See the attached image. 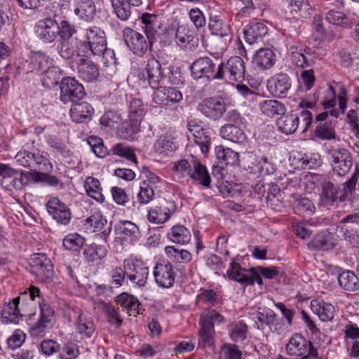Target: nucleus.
I'll use <instances>...</instances> for the list:
<instances>
[{"mask_svg": "<svg viewBox=\"0 0 359 359\" xmlns=\"http://www.w3.org/2000/svg\"><path fill=\"white\" fill-rule=\"evenodd\" d=\"M15 161L19 165L35 171L39 170L52 172L53 169V163L50 160L43 156L42 151L36 149L32 151L25 149L18 151L15 156Z\"/></svg>", "mask_w": 359, "mask_h": 359, "instance_id": "obj_1", "label": "nucleus"}, {"mask_svg": "<svg viewBox=\"0 0 359 359\" xmlns=\"http://www.w3.org/2000/svg\"><path fill=\"white\" fill-rule=\"evenodd\" d=\"M123 267L126 277L130 280L133 287H143L147 282L149 270L142 260L134 258L124 261Z\"/></svg>", "mask_w": 359, "mask_h": 359, "instance_id": "obj_2", "label": "nucleus"}, {"mask_svg": "<svg viewBox=\"0 0 359 359\" xmlns=\"http://www.w3.org/2000/svg\"><path fill=\"white\" fill-rule=\"evenodd\" d=\"M327 158L334 172L339 176H344L352 166L351 153L345 148L331 147L327 151Z\"/></svg>", "mask_w": 359, "mask_h": 359, "instance_id": "obj_3", "label": "nucleus"}, {"mask_svg": "<svg viewBox=\"0 0 359 359\" xmlns=\"http://www.w3.org/2000/svg\"><path fill=\"white\" fill-rule=\"evenodd\" d=\"M81 37L83 46L89 49L93 55L100 54L105 50L106 36L100 27L90 26L83 29Z\"/></svg>", "mask_w": 359, "mask_h": 359, "instance_id": "obj_4", "label": "nucleus"}, {"mask_svg": "<svg viewBox=\"0 0 359 359\" xmlns=\"http://www.w3.org/2000/svg\"><path fill=\"white\" fill-rule=\"evenodd\" d=\"M31 271L39 280L49 282L54 274L53 265L50 259L43 253L34 254L30 258Z\"/></svg>", "mask_w": 359, "mask_h": 359, "instance_id": "obj_5", "label": "nucleus"}, {"mask_svg": "<svg viewBox=\"0 0 359 359\" xmlns=\"http://www.w3.org/2000/svg\"><path fill=\"white\" fill-rule=\"evenodd\" d=\"M215 65L212 60L208 57H202L196 59L191 66V76L194 79L205 78L208 79H221V69L219 65L217 72L215 71Z\"/></svg>", "mask_w": 359, "mask_h": 359, "instance_id": "obj_6", "label": "nucleus"}, {"mask_svg": "<svg viewBox=\"0 0 359 359\" xmlns=\"http://www.w3.org/2000/svg\"><path fill=\"white\" fill-rule=\"evenodd\" d=\"M287 354L294 356L308 355L316 359L318 353L311 341L307 340L300 334H294L286 345Z\"/></svg>", "mask_w": 359, "mask_h": 359, "instance_id": "obj_7", "label": "nucleus"}, {"mask_svg": "<svg viewBox=\"0 0 359 359\" xmlns=\"http://www.w3.org/2000/svg\"><path fill=\"white\" fill-rule=\"evenodd\" d=\"M221 69V79L226 81L242 82L245 79V66L243 60L238 56L230 57L226 64L219 65Z\"/></svg>", "mask_w": 359, "mask_h": 359, "instance_id": "obj_8", "label": "nucleus"}, {"mask_svg": "<svg viewBox=\"0 0 359 359\" xmlns=\"http://www.w3.org/2000/svg\"><path fill=\"white\" fill-rule=\"evenodd\" d=\"M60 100L64 104L76 102L85 95L84 88L81 83L72 77H65L60 84Z\"/></svg>", "mask_w": 359, "mask_h": 359, "instance_id": "obj_9", "label": "nucleus"}, {"mask_svg": "<svg viewBox=\"0 0 359 359\" xmlns=\"http://www.w3.org/2000/svg\"><path fill=\"white\" fill-rule=\"evenodd\" d=\"M40 315L38 321L29 328V334L33 338L45 336L47 330L52 327L54 320V311L47 304L39 303Z\"/></svg>", "mask_w": 359, "mask_h": 359, "instance_id": "obj_10", "label": "nucleus"}, {"mask_svg": "<svg viewBox=\"0 0 359 359\" xmlns=\"http://www.w3.org/2000/svg\"><path fill=\"white\" fill-rule=\"evenodd\" d=\"M58 23L52 18L39 20L34 25L36 37L45 43H51L57 38Z\"/></svg>", "mask_w": 359, "mask_h": 359, "instance_id": "obj_11", "label": "nucleus"}, {"mask_svg": "<svg viewBox=\"0 0 359 359\" xmlns=\"http://www.w3.org/2000/svg\"><path fill=\"white\" fill-rule=\"evenodd\" d=\"M177 205L173 201H162L148 211V220L155 224H162L168 222L171 215L175 212Z\"/></svg>", "mask_w": 359, "mask_h": 359, "instance_id": "obj_12", "label": "nucleus"}, {"mask_svg": "<svg viewBox=\"0 0 359 359\" xmlns=\"http://www.w3.org/2000/svg\"><path fill=\"white\" fill-rule=\"evenodd\" d=\"M123 36L127 47L134 54L142 57L147 53L150 44L142 34L126 27L123 31Z\"/></svg>", "mask_w": 359, "mask_h": 359, "instance_id": "obj_13", "label": "nucleus"}, {"mask_svg": "<svg viewBox=\"0 0 359 359\" xmlns=\"http://www.w3.org/2000/svg\"><path fill=\"white\" fill-rule=\"evenodd\" d=\"M46 209L58 224L67 225L71 220L72 213L69 208L57 197H52L48 201Z\"/></svg>", "mask_w": 359, "mask_h": 359, "instance_id": "obj_14", "label": "nucleus"}, {"mask_svg": "<svg viewBox=\"0 0 359 359\" xmlns=\"http://www.w3.org/2000/svg\"><path fill=\"white\" fill-rule=\"evenodd\" d=\"M198 109L206 117L218 120L226 111V104L220 98L210 97L203 100L198 106Z\"/></svg>", "mask_w": 359, "mask_h": 359, "instance_id": "obj_15", "label": "nucleus"}, {"mask_svg": "<svg viewBox=\"0 0 359 359\" xmlns=\"http://www.w3.org/2000/svg\"><path fill=\"white\" fill-rule=\"evenodd\" d=\"M175 276L173 266L169 262L157 263L154 269L155 281L161 287H171L175 283Z\"/></svg>", "mask_w": 359, "mask_h": 359, "instance_id": "obj_16", "label": "nucleus"}, {"mask_svg": "<svg viewBox=\"0 0 359 359\" xmlns=\"http://www.w3.org/2000/svg\"><path fill=\"white\" fill-rule=\"evenodd\" d=\"M177 44L184 50L192 51L198 46V39L195 30L187 25L178 26L175 32Z\"/></svg>", "mask_w": 359, "mask_h": 359, "instance_id": "obj_17", "label": "nucleus"}, {"mask_svg": "<svg viewBox=\"0 0 359 359\" xmlns=\"http://www.w3.org/2000/svg\"><path fill=\"white\" fill-rule=\"evenodd\" d=\"M29 69L35 74H46L50 77L53 73H56V68L52 67V60L46 54L36 52L32 55L29 63Z\"/></svg>", "mask_w": 359, "mask_h": 359, "instance_id": "obj_18", "label": "nucleus"}, {"mask_svg": "<svg viewBox=\"0 0 359 359\" xmlns=\"http://www.w3.org/2000/svg\"><path fill=\"white\" fill-rule=\"evenodd\" d=\"M292 86L291 79L287 74L279 73L268 81V88L276 97H285Z\"/></svg>", "mask_w": 359, "mask_h": 359, "instance_id": "obj_19", "label": "nucleus"}, {"mask_svg": "<svg viewBox=\"0 0 359 359\" xmlns=\"http://www.w3.org/2000/svg\"><path fill=\"white\" fill-rule=\"evenodd\" d=\"M208 26L212 35L222 38L228 36L231 31L230 25L221 13H210Z\"/></svg>", "mask_w": 359, "mask_h": 359, "instance_id": "obj_20", "label": "nucleus"}, {"mask_svg": "<svg viewBox=\"0 0 359 359\" xmlns=\"http://www.w3.org/2000/svg\"><path fill=\"white\" fill-rule=\"evenodd\" d=\"M145 69L147 74V83L153 89L158 88L163 79V72L159 61L154 57L149 58Z\"/></svg>", "mask_w": 359, "mask_h": 359, "instance_id": "obj_21", "label": "nucleus"}, {"mask_svg": "<svg viewBox=\"0 0 359 359\" xmlns=\"http://www.w3.org/2000/svg\"><path fill=\"white\" fill-rule=\"evenodd\" d=\"M153 97V101L157 104H167L168 102L178 103L182 100V93L177 89L172 87H158Z\"/></svg>", "mask_w": 359, "mask_h": 359, "instance_id": "obj_22", "label": "nucleus"}, {"mask_svg": "<svg viewBox=\"0 0 359 359\" xmlns=\"http://www.w3.org/2000/svg\"><path fill=\"white\" fill-rule=\"evenodd\" d=\"M311 311L318 316L323 322H331L335 314L334 306L330 303L320 299H313L311 302Z\"/></svg>", "mask_w": 359, "mask_h": 359, "instance_id": "obj_23", "label": "nucleus"}, {"mask_svg": "<svg viewBox=\"0 0 359 359\" xmlns=\"http://www.w3.org/2000/svg\"><path fill=\"white\" fill-rule=\"evenodd\" d=\"M140 18L143 25L142 29L147 36L150 46H152L162 18H159L156 15L148 13H143Z\"/></svg>", "mask_w": 359, "mask_h": 359, "instance_id": "obj_24", "label": "nucleus"}, {"mask_svg": "<svg viewBox=\"0 0 359 359\" xmlns=\"http://www.w3.org/2000/svg\"><path fill=\"white\" fill-rule=\"evenodd\" d=\"M267 32V27L259 22L251 23L243 31L245 41L249 44H253L261 41Z\"/></svg>", "mask_w": 359, "mask_h": 359, "instance_id": "obj_25", "label": "nucleus"}, {"mask_svg": "<svg viewBox=\"0 0 359 359\" xmlns=\"http://www.w3.org/2000/svg\"><path fill=\"white\" fill-rule=\"evenodd\" d=\"M252 62L259 69H267L275 64L276 55L269 48H260L255 54Z\"/></svg>", "mask_w": 359, "mask_h": 359, "instance_id": "obj_26", "label": "nucleus"}, {"mask_svg": "<svg viewBox=\"0 0 359 359\" xmlns=\"http://www.w3.org/2000/svg\"><path fill=\"white\" fill-rule=\"evenodd\" d=\"M93 111V107L86 102L74 103L70 109V116L73 121L83 123L90 118Z\"/></svg>", "mask_w": 359, "mask_h": 359, "instance_id": "obj_27", "label": "nucleus"}, {"mask_svg": "<svg viewBox=\"0 0 359 359\" xmlns=\"http://www.w3.org/2000/svg\"><path fill=\"white\" fill-rule=\"evenodd\" d=\"M19 298L4 304L1 311V321L4 323H17L21 315L18 309Z\"/></svg>", "mask_w": 359, "mask_h": 359, "instance_id": "obj_28", "label": "nucleus"}, {"mask_svg": "<svg viewBox=\"0 0 359 359\" xmlns=\"http://www.w3.org/2000/svg\"><path fill=\"white\" fill-rule=\"evenodd\" d=\"M77 69L80 78L87 82L96 80L100 74L97 65L85 58L80 59Z\"/></svg>", "mask_w": 359, "mask_h": 359, "instance_id": "obj_29", "label": "nucleus"}, {"mask_svg": "<svg viewBox=\"0 0 359 359\" xmlns=\"http://www.w3.org/2000/svg\"><path fill=\"white\" fill-rule=\"evenodd\" d=\"M241 126L226 123L219 130L221 137L235 143H241L245 140V135Z\"/></svg>", "mask_w": 359, "mask_h": 359, "instance_id": "obj_30", "label": "nucleus"}, {"mask_svg": "<svg viewBox=\"0 0 359 359\" xmlns=\"http://www.w3.org/2000/svg\"><path fill=\"white\" fill-rule=\"evenodd\" d=\"M74 13L83 21H93L96 14V6L94 1L81 0L74 9Z\"/></svg>", "mask_w": 359, "mask_h": 359, "instance_id": "obj_31", "label": "nucleus"}, {"mask_svg": "<svg viewBox=\"0 0 359 359\" xmlns=\"http://www.w3.org/2000/svg\"><path fill=\"white\" fill-rule=\"evenodd\" d=\"M192 164L189 177L199 181L203 186L209 187L211 180L205 166L196 158H192Z\"/></svg>", "mask_w": 359, "mask_h": 359, "instance_id": "obj_32", "label": "nucleus"}, {"mask_svg": "<svg viewBox=\"0 0 359 359\" xmlns=\"http://www.w3.org/2000/svg\"><path fill=\"white\" fill-rule=\"evenodd\" d=\"M168 238L179 245L188 244L191 238L189 230L183 225L173 226L167 233Z\"/></svg>", "mask_w": 359, "mask_h": 359, "instance_id": "obj_33", "label": "nucleus"}, {"mask_svg": "<svg viewBox=\"0 0 359 359\" xmlns=\"http://www.w3.org/2000/svg\"><path fill=\"white\" fill-rule=\"evenodd\" d=\"M299 117L296 114L283 115L276 121L278 129L286 135L294 133L299 126Z\"/></svg>", "mask_w": 359, "mask_h": 359, "instance_id": "obj_34", "label": "nucleus"}, {"mask_svg": "<svg viewBox=\"0 0 359 359\" xmlns=\"http://www.w3.org/2000/svg\"><path fill=\"white\" fill-rule=\"evenodd\" d=\"M262 113L269 117L276 115H284L286 111L285 106L277 100H266L259 103Z\"/></svg>", "mask_w": 359, "mask_h": 359, "instance_id": "obj_35", "label": "nucleus"}, {"mask_svg": "<svg viewBox=\"0 0 359 359\" xmlns=\"http://www.w3.org/2000/svg\"><path fill=\"white\" fill-rule=\"evenodd\" d=\"M229 338L234 342L243 343L248 338V328L242 321L233 322L227 327Z\"/></svg>", "mask_w": 359, "mask_h": 359, "instance_id": "obj_36", "label": "nucleus"}, {"mask_svg": "<svg viewBox=\"0 0 359 359\" xmlns=\"http://www.w3.org/2000/svg\"><path fill=\"white\" fill-rule=\"evenodd\" d=\"M215 154L217 160L222 163L234 165L238 163V153L229 147L218 145L215 148Z\"/></svg>", "mask_w": 359, "mask_h": 359, "instance_id": "obj_37", "label": "nucleus"}, {"mask_svg": "<svg viewBox=\"0 0 359 359\" xmlns=\"http://www.w3.org/2000/svg\"><path fill=\"white\" fill-rule=\"evenodd\" d=\"M165 253L167 257L175 264H187L192 259V255L188 250L174 246H166Z\"/></svg>", "mask_w": 359, "mask_h": 359, "instance_id": "obj_38", "label": "nucleus"}, {"mask_svg": "<svg viewBox=\"0 0 359 359\" xmlns=\"http://www.w3.org/2000/svg\"><path fill=\"white\" fill-rule=\"evenodd\" d=\"M325 20L330 24L346 29L351 28L354 23L350 17L335 10L329 11L326 13Z\"/></svg>", "mask_w": 359, "mask_h": 359, "instance_id": "obj_39", "label": "nucleus"}, {"mask_svg": "<svg viewBox=\"0 0 359 359\" xmlns=\"http://www.w3.org/2000/svg\"><path fill=\"white\" fill-rule=\"evenodd\" d=\"M338 283L344 290L353 292L359 289V279L351 271H344L339 274Z\"/></svg>", "mask_w": 359, "mask_h": 359, "instance_id": "obj_40", "label": "nucleus"}, {"mask_svg": "<svg viewBox=\"0 0 359 359\" xmlns=\"http://www.w3.org/2000/svg\"><path fill=\"white\" fill-rule=\"evenodd\" d=\"M107 253V249L105 246L93 245L85 250L84 255L90 264L99 265Z\"/></svg>", "mask_w": 359, "mask_h": 359, "instance_id": "obj_41", "label": "nucleus"}, {"mask_svg": "<svg viewBox=\"0 0 359 359\" xmlns=\"http://www.w3.org/2000/svg\"><path fill=\"white\" fill-rule=\"evenodd\" d=\"M84 187L87 194L99 203L104 201V196L102 193L100 181L93 177H86Z\"/></svg>", "mask_w": 359, "mask_h": 359, "instance_id": "obj_42", "label": "nucleus"}, {"mask_svg": "<svg viewBox=\"0 0 359 359\" xmlns=\"http://www.w3.org/2000/svg\"><path fill=\"white\" fill-rule=\"evenodd\" d=\"M49 172H39L34 171V172H27L24 176L28 180L34 183L43 182L51 187H57L59 185L60 181L54 175L48 174Z\"/></svg>", "mask_w": 359, "mask_h": 359, "instance_id": "obj_43", "label": "nucleus"}, {"mask_svg": "<svg viewBox=\"0 0 359 359\" xmlns=\"http://www.w3.org/2000/svg\"><path fill=\"white\" fill-rule=\"evenodd\" d=\"M140 122L136 120L130 119L124 123H121V127L118 129V135L124 140H133L135 135L140 131Z\"/></svg>", "mask_w": 359, "mask_h": 359, "instance_id": "obj_44", "label": "nucleus"}, {"mask_svg": "<svg viewBox=\"0 0 359 359\" xmlns=\"http://www.w3.org/2000/svg\"><path fill=\"white\" fill-rule=\"evenodd\" d=\"M275 170L274 165L264 156L254 163L251 167V172L259 174L260 177L271 175Z\"/></svg>", "mask_w": 359, "mask_h": 359, "instance_id": "obj_45", "label": "nucleus"}, {"mask_svg": "<svg viewBox=\"0 0 359 359\" xmlns=\"http://www.w3.org/2000/svg\"><path fill=\"white\" fill-rule=\"evenodd\" d=\"M75 325L77 332L83 337L90 338L95 332L93 323L83 314L79 315Z\"/></svg>", "mask_w": 359, "mask_h": 359, "instance_id": "obj_46", "label": "nucleus"}, {"mask_svg": "<svg viewBox=\"0 0 359 359\" xmlns=\"http://www.w3.org/2000/svg\"><path fill=\"white\" fill-rule=\"evenodd\" d=\"M248 273L249 270L242 268L239 264L232 260L227 271V276L232 280L245 283L246 280H249L248 278Z\"/></svg>", "mask_w": 359, "mask_h": 359, "instance_id": "obj_47", "label": "nucleus"}, {"mask_svg": "<svg viewBox=\"0 0 359 359\" xmlns=\"http://www.w3.org/2000/svg\"><path fill=\"white\" fill-rule=\"evenodd\" d=\"M337 189L330 182H325L323 184V191L321 194V203L325 205H333L337 201Z\"/></svg>", "mask_w": 359, "mask_h": 359, "instance_id": "obj_48", "label": "nucleus"}, {"mask_svg": "<svg viewBox=\"0 0 359 359\" xmlns=\"http://www.w3.org/2000/svg\"><path fill=\"white\" fill-rule=\"evenodd\" d=\"M123 118L117 111H109L104 113L100 119V123L105 129L117 128L122 123Z\"/></svg>", "mask_w": 359, "mask_h": 359, "instance_id": "obj_49", "label": "nucleus"}, {"mask_svg": "<svg viewBox=\"0 0 359 359\" xmlns=\"http://www.w3.org/2000/svg\"><path fill=\"white\" fill-rule=\"evenodd\" d=\"M201 328L199 332L200 340L198 345L203 348L210 347L214 343L215 328L204 323H199Z\"/></svg>", "mask_w": 359, "mask_h": 359, "instance_id": "obj_50", "label": "nucleus"}, {"mask_svg": "<svg viewBox=\"0 0 359 359\" xmlns=\"http://www.w3.org/2000/svg\"><path fill=\"white\" fill-rule=\"evenodd\" d=\"M113 13L122 21L128 20L131 15V10L126 3V0H109Z\"/></svg>", "mask_w": 359, "mask_h": 359, "instance_id": "obj_51", "label": "nucleus"}, {"mask_svg": "<svg viewBox=\"0 0 359 359\" xmlns=\"http://www.w3.org/2000/svg\"><path fill=\"white\" fill-rule=\"evenodd\" d=\"M57 50L60 55L65 60H72L79 55L78 47L73 41L60 42Z\"/></svg>", "mask_w": 359, "mask_h": 359, "instance_id": "obj_52", "label": "nucleus"}, {"mask_svg": "<svg viewBox=\"0 0 359 359\" xmlns=\"http://www.w3.org/2000/svg\"><path fill=\"white\" fill-rule=\"evenodd\" d=\"M256 319V323H259V325H257L258 328H263L264 326L271 327L276 324L277 316L273 310L264 308L257 313Z\"/></svg>", "mask_w": 359, "mask_h": 359, "instance_id": "obj_53", "label": "nucleus"}, {"mask_svg": "<svg viewBox=\"0 0 359 359\" xmlns=\"http://www.w3.org/2000/svg\"><path fill=\"white\" fill-rule=\"evenodd\" d=\"M85 243V238L78 233H70L63 239L64 248L70 251H79Z\"/></svg>", "mask_w": 359, "mask_h": 359, "instance_id": "obj_54", "label": "nucleus"}, {"mask_svg": "<svg viewBox=\"0 0 359 359\" xmlns=\"http://www.w3.org/2000/svg\"><path fill=\"white\" fill-rule=\"evenodd\" d=\"M225 318L218 311L215 309H210L201 314L199 323H204L215 327V324L219 325L225 323Z\"/></svg>", "mask_w": 359, "mask_h": 359, "instance_id": "obj_55", "label": "nucleus"}, {"mask_svg": "<svg viewBox=\"0 0 359 359\" xmlns=\"http://www.w3.org/2000/svg\"><path fill=\"white\" fill-rule=\"evenodd\" d=\"M146 109L140 99L134 98L130 102L128 118L141 123Z\"/></svg>", "mask_w": 359, "mask_h": 359, "instance_id": "obj_56", "label": "nucleus"}, {"mask_svg": "<svg viewBox=\"0 0 359 359\" xmlns=\"http://www.w3.org/2000/svg\"><path fill=\"white\" fill-rule=\"evenodd\" d=\"M86 224L93 231H98L107 225V219L100 211L96 210L86 219Z\"/></svg>", "mask_w": 359, "mask_h": 359, "instance_id": "obj_57", "label": "nucleus"}, {"mask_svg": "<svg viewBox=\"0 0 359 359\" xmlns=\"http://www.w3.org/2000/svg\"><path fill=\"white\" fill-rule=\"evenodd\" d=\"M111 151L114 155L137 163V158L134 149L131 147L123 143H118L113 146Z\"/></svg>", "mask_w": 359, "mask_h": 359, "instance_id": "obj_58", "label": "nucleus"}, {"mask_svg": "<svg viewBox=\"0 0 359 359\" xmlns=\"http://www.w3.org/2000/svg\"><path fill=\"white\" fill-rule=\"evenodd\" d=\"M192 158L191 156L187 159H181L174 163L172 171L179 177L189 176L192 169Z\"/></svg>", "mask_w": 359, "mask_h": 359, "instance_id": "obj_59", "label": "nucleus"}, {"mask_svg": "<svg viewBox=\"0 0 359 359\" xmlns=\"http://www.w3.org/2000/svg\"><path fill=\"white\" fill-rule=\"evenodd\" d=\"M242 351L233 344H225L220 349L219 359H242Z\"/></svg>", "mask_w": 359, "mask_h": 359, "instance_id": "obj_60", "label": "nucleus"}, {"mask_svg": "<svg viewBox=\"0 0 359 359\" xmlns=\"http://www.w3.org/2000/svg\"><path fill=\"white\" fill-rule=\"evenodd\" d=\"M58 29L57 36H60V42L72 41L70 39L76 33L74 25L65 20L58 24Z\"/></svg>", "mask_w": 359, "mask_h": 359, "instance_id": "obj_61", "label": "nucleus"}, {"mask_svg": "<svg viewBox=\"0 0 359 359\" xmlns=\"http://www.w3.org/2000/svg\"><path fill=\"white\" fill-rule=\"evenodd\" d=\"M323 177L322 175L313 173L307 172L304 175L302 183L304 186V189L308 193H311L314 191L315 188L323 185Z\"/></svg>", "mask_w": 359, "mask_h": 359, "instance_id": "obj_62", "label": "nucleus"}, {"mask_svg": "<svg viewBox=\"0 0 359 359\" xmlns=\"http://www.w3.org/2000/svg\"><path fill=\"white\" fill-rule=\"evenodd\" d=\"M154 196V187L147 181H143L140 185V191L137 194V201L140 204H147Z\"/></svg>", "mask_w": 359, "mask_h": 359, "instance_id": "obj_63", "label": "nucleus"}, {"mask_svg": "<svg viewBox=\"0 0 359 359\" xmlns=\"http://www.w3.org/2000/svg\"><path fill=\"white\" fill-rule=\"evenodd\" d=\"M156 152L163 154L172 152L175 150L176 147L171 138L165 136H161L154 143Z\"/></svg>", "mask_w": 359, "mask_h": 359, "instance_id": "obj_64", "label": "nucleus"}]
</instances>
